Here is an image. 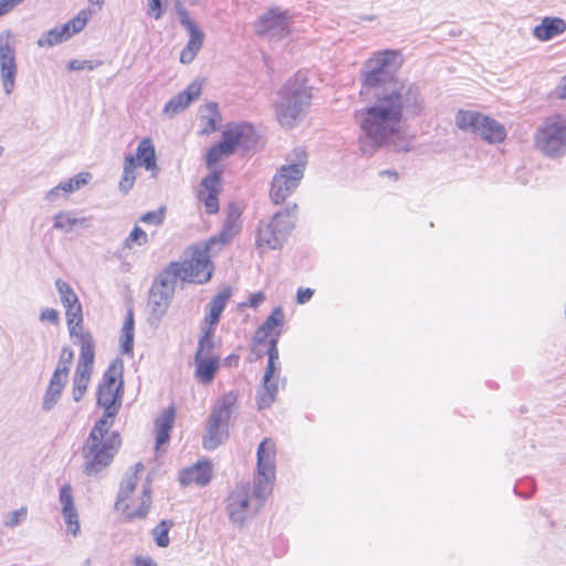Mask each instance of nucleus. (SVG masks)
Returning a JSON list of instances; mask_svg holds the SVG:
<instances>
[{
	"instance_id": "nucleus-1",
	"label": "nucleus",
	"mask_w": 566,
	"mask_h": 566,
	"mask_svg": "<svg viewBox=\"0 0 566 566\" xmlns=\"http://www.w3.org/2000/svg\"><path fill=\"white\" fill-rule=\"evenodd\" d=\"M426 113V99L418 84L396 78L377 94L371 106L355 112L360 134L358 144L364 155H373L384 146L396 151H409L411 140L402 136L407 120Z\"/></svg>"
},
{
	"instance_id": "nucleus-2",
	"label": "nucleus",
	"mask_w": 566,
	"mask_h": 566,
	"mask_svg": "<svg viewBox=\"0 0 566 566\" xmlns=\"http://www.w3.org/2000/svg\"><path fill=\"white\" fill-rule=\"evenodd\" d=\"M276 470V444L265 438L256 450V472L253 483H238L226 499L229 521L239 528L255 517L273 491Z\"/></svg>"
},
{
	"instance_id": "nucleus-3",
	"label": "nucleus",
	"mask_w": 566,
	"mask_h": 566,
	"mask_svg": "<svg viewBox=\"0 0 566 566\" xmlns=\"http://www.w3.org/2000/svg\"><path fill=\"white\" fill-rule=\"evenodd\" d=\"M113 426L96 421L82 448L83 471L93 476L106 469L119 450L122 439Z\"/></svg>"
},
{
	"instance_id": "nucleus-4",
	"label": "nucleus",
	"mask_w": 566,
	"mask_h": 566,
	"mask_svg": "<svg viewBox=\"0 0 566 566\" xmlns=\"http://www.w3.org/2000/svg\"><path fill=\"white\" fill-rule=\"evenodd\" d=\"M312 93L305 76L296 74L280 90L275 104L276 116L284 127H294L306 114Z\"/></svg>"
},
{
	"instance_id": "nucleus-5",
	"label": "nucleus",
	"mask_w": 566,
	"mask_h": 566,
	"mask_svg": "<svg viewBox=\"0 0 566 566\" xmlns=\"http://www.w3.org/2000/svg\"><path fill=\"white\" fill-rule=\"evenodd\" d=\"M216 239H210L202 245L190 248V256L181 262H170L163 272L175 284L178 280L188 283L202 284L211 279L213 266L210 261Z\"/></svg>"
},
{
	"instance_id": "nucleus-6",
	"label": "nucleus",
	"mask_w": 566,
	"mask_h": 566,
	"mask_svg": "<svg viewBox=\"0 0 566 566\" xmlns=\"http://www.w3.org/2000/svg\"><path fill=\"white\" fill-rule=\"evenodd\" d=\"M296 209L294 203L277 211L271 220L260 221L255 235V247L260 253L283 247L295 226Z\"/></svg>"
},
{
	"instance_id": "nucleus-7",
	"label": "nucleus",
	"mask_w": 566,
	"mask_h": 566,
	"mask_svg": "<svg viewBox=\"0 0 566 566\" xmlns=\"http://www.w3.org/2000/svg\"><path fill=\"white\" fill-rule=\"evenodd\" d=\"M285 161L271 184L270 198L275 205L284 202L298 187L304 177L307 154L302 148H295L287 155Z\"/></svg>"
},
{
	"instance_id": "nucleus-8",
	"label": "nucleus",
	"mask_w": 566,
	"mask_h": 566,
	"mask_svg": "<svg viewBox=\"0 0 566 566\" xmlns=\"http://www.w3.org/2000/svg\"><path fill=\"white\" fill-rule=\"evenodd\" d=\"M123 386V365L114 361L107 367L98 385L97 406L104 409V415L97 421L114 424V419L122 407Z\"/></svg>"
},
{
	"instance_id": "nucleus-9",
	"label": "nucleus",
	"mask_w": 566,
	"mask_h": 566,
	"mask_svg": "<svg viewBox=\"0 0 566 566\" xmlns=\"http://www.w3.org/2000/svg\"><path fill=\"white\" fill-rule=\"evenodd\" d=\"M143 471V463H136L132 471L126 473L120 483L115 506L118 511H123L128 520L145 517L151 504L150 486L148 483L143 485L138 503L132 497L137 486L138 474Z\"/></svg>"
},
{
	"instance_id": "nucleus-10",
	"label": "nucleus",
	"mask_w": 566,
	"mask_h": 566,
	"mask_svg": "<svg viewBox=\"0 0 566 566\" xmlns=\"http://www.w3.org/2000/svg\"><path fill=\"white\" fill-rule=\"evenodd\" d=\"M255 143L256 137L252 125L248 123L230 124L223 130L221 142L208 150L207 166L212 167L224 156L234 153L237 148L251 149Z\"/></svg>"
},
{
	"instance_id": "nucleus-11",
	"label": "nucleus",
	"mask_w": 566,
	"mask_h": 566,
	"mask_svg": "<svg viewBox=\"0 0 566 566\" xmlns=\"http://www.w3.org/2000/svg\"><path fill=\"white\" fill-rule=\"evenodd\" d=\"M534 145L548 158H559L566 154V117L553 115L536 128Z\"/></svg>"
},
{
	"instance_id": "nucleus-12",
	"label": "nucleus",
	"mask_w": 566,
	"mask_h": 566,
	"mask_svg": "<svg viewBox=\"0 0 566 566\" xmlns=\"http://www.w3.org/2000/svg\"><path fill=\"white\" fill-rule=\"evenodd\" d=\"M280 338V332L270 340L268 348V365L262 378V387L256 395V405L259 409L269 408L276 399L279 391V376L281 373V363L279 357L277 343Z\"/></svg>"
},
{
	"instance_id": "nucleus-13",
	"label": "nucleus",
	"mask_w": 566,
	"mask_h": 566,
	"mask_svg": "<svg viewBox=\"0 0 566 566\" xmlns=\"http://www.w3.org/2000/svg\"><path fill=\"white\" fill-rule=\"evenodd\" d=\"M293 15L289 10L274 7L259 17L254 23V31L270 40L283 39L291 33Z\"/></svg>"
},
{
	"instance_id": "nucleus-14",
	"label": "nucleus",
	"mask_w": 566,
	"mask_h": 566,
	"mask_svg": "<svg viewBox=\"0 0 566 566\" xmlns=\"http://www.w3.org/2000/svg\"><path fill=\"white\" fill-rule=\"evenodd\" d=\"M400 53L396 50H384L374 53L367 60L363 72V85L365 87H376L386 80V70L400 65Z\"/></svg>"
},
{
	"instance_id": "nucleus-15",
	"label": "nucleus",
	"mask_w": 566,
	"mask_h": 566,
	"mask_svg": "<svg viewBox=\"0 0 566 566\" xmlns=\"http://www.w3.org/2000/svg\"><path fill=\"white\" fill-rule=\"evenodd\" d=\"M18 65L15 60V40L10 30L0 33V78L6 94L15 87Z\"/></svg>"
},
{
	"instance_id": "nucleus-16",
	"label": "nucleus",
	"mask_w": 566,
	"mask_h": 566,
	"mask_svg": "<svg viewBox=\"0 0 566 566\" xmlns=\"http://www.w3.org/2000/svg\"><path fill=\"white\" fill-rule=\"evenodd\" d=\"M176 290V284L161 271L150 290L148 311L150 319L159 323L165 316Z\"/></svg>"
},
{
	"instance_id": "nucleus-17",
	"label": "nucleus",
	"mask_w": 566,
	"mask_h": 566,
	"mask_svg": "<svg viewBox=\"0 0 566 566\" xmlns=\"http://www.w3.org/2000/svg\"><path fill=\"white\" fill-rule=\"evenodd\" d=\"M179 21L188 31L189 40L180 53V62L188 64L193 61L203 44L205 34L200 28L190 19L186 9L178 10Z\"/></svg>"
},
{
	"instance_id": "nucleus-18",
	"label": "nucleus",
	"mask_w": 566,
	"mask_h": 566,
	"mask_svg": "<svg viewBox=\"0 0 566 566\" xmlns=\"http://www.w3.org/2000/svg\"><path fill=\"white\" fill-rule=\"evenodd\" d=\"M221 191V174L213 171L205 177L199 186L198 200L205 205L206 212L209 214L219 211V193Z\"/></svg>"
},
{
	"instance_id": "nucleus-19",
	"label": "nucleus",
	"mask_w": 566,
	"mask_h": 566,
	"mask_svg": "<svg viewBox=\"0 0 566 566\" xmlns=\"http://www.w3.org/2000/svg\"><path fill=\"white\" fill-rule=\"evenodd\" d=\"M67 328L73 343L81 347L78 361L94 363L95 344L91 332L84 328L83 323L69 325Z\"/></svg>"
},
{
	"instance_id": "nucleus-20",
	"label": "nucleus",
	"mask_w": 566,
	"mask_h": 566,
	"mask_svg": "<svg viewBox=\"0 0 566 566\" xmlns=\"http://www.w3.org/2000/svg\"><path fill=\"white\" fill-rule=\"evenodd\" d=\"M241 214L242 210L238 205H229L227 217L219 235L211 238L216 239V244H228L237 234H239L242 227Z\"/></svg>"
},
{
	"instance_id": "nucleus-21",
	"label": "nucleus",
	"mask_w": 566,
	"mask_h": 566,
	"mask_svg": "<svg viewBox=\"0 0 566 566\" xmlns=\"http://www.w3.org/2000/svg\"><path fill=\"white\" fill-rule=\"evenodd\" d=\"M201 84L197 81L190 83L186 90L178 93L176 96H174L171 99H169L165 107L164 113L168 116L172 117L174 115L182 112L186 109L191 102L199 98L201 94Z\"/></svg>"
},
{
	"instance_id": "nucleus-22",
	"label": "nucleus",
	"mask_w": 566,
	"mask_h": 566,
	"mask_svg": "<svg viewBox=\"0 0 566 566\" xmlns=\"http://www.w3.org/2000/svg\"><path fill=\"white\" fill-rule=\"evenodd\" d=\"M229 437V422L210 415L202 444L207 450H214Z\"/></svg>"
},
{
	"instance_id": "nucleus-23",
	"label": "nucleus",
	"mask_w": 566,
	"mask_h": 566,
	"mask_svg": "<svg viewBox=\"0 0 566 566\" xmlns=\"http://www.w3.org/2000/svg\"><path fill=\"white\" fill-rule=\"evenodd\" d=\"M212 478V464L209 461H198L190 468L181 471L179 481L182 485L196 484L199 486L207 485Z\"/></svg>"
},
{
	"instance_id": "nucleus-24",
	"label": "nucleus",
	"mask_w": 566,
	"mask_h": 566,
	"mask_svg": "<svg viewBox=\"0 0 566 566\" xmlns=\"http://www.w3.org/2000/svg\"><path fill=\"white\" fill-rule=\"evenodd\" d=\"M566 32V21L558 17H544L539 24L533 29V36L547 42Z\"/></svg>"
},
{
	"instance_id": "nucleus-25",
	"label": "nucleus",
	"mask_w": 566,
	"mask_h": 566,
	"mask_svg": "<svg viewBox=\"0 0 566 566\" xmlns=\"http://www.w3.org/2000/svg\"><path fill=\"white\" fill-rule=\"evenodd\" d=\"M284 323L283 310L277 306L275 307L264 323L256 329L253 340L256 344H263L268 342L270 344L271 338L276 332L281 333V327Z\"/></svg>"
},
{
	"instance_id": "nucleus-26",
	"label": "nucleus",
	"mask_w": 566,
	"mask_h": 566,
	"mask_svg": "<svg viewBox=\"0 0 566 566\" xmlns=\"http://www.w3.org/2000/svg\"><path fill=\"white\" fill-rule=\"evenodd\" d=\"M238 400L239 392L237 390L224 392L214 401L210 415L229 422L231 416L238 411Z\"/></svg>"
},
{
	"instance_id": "nucleus-27",
	"label": "nucleus",
	"mask_w": 566,
	"mask_h": 566,
	"mask_svg": "<svg viewBox=\"0 0 566 566\" xmlns=\"http://www.w3.org/2000/svg\"><path fill=\"white\" fill-rule=\"evenodd\" d=\"M93 364L88 361H78L73 377L72 396L74 401L78 402L84 397L91 380Z\"/></svg>"
},
{
	"instance_id": "nucleus-28",
	"label": "nucleus",
	"mask_w": 566,
	"mask_h": 566,
	"mask_svg": "<svg viewBox=\"0 0 566 566\" xmlns=\"http://www.w3.org/2000/svg\"><path fill=\"white\" fill-rule=\"evenodd\" d=\"M134 157L140 166L145 167L146 170L151 171L153 177L157 176L159 168L156 161L155 146L150 138H144L139 142Z\"/></svg>"
},
{
	"instance_id": "nucleus-29",
	"label": "nucleus",
	"mask_w": 566,
	"mask_h": 566,
	"mask_svg": "<svg viewBox=\"0 0 566 566\" xmlns=\"http://www.w3.org/2000/svg\"><path fill=\"white\" fill-rule=\"evenodd\" d=\"M220 366L219 357H195V378L203 385L212 382Z\"/></svg>"
},
{
	"instance_id": "nucleus-30",
	"label": "nucleus",
	"mask_w": 566,
	"mask_h": 566,
	"mask_svg": "<svg viewBox=\"0 0 566 566\" xmlns=\"http://www.w3.org/2000/svg\"><path fill=\"white\" fill-rule=\"evenodd\" d=\"M231 297V289L224 287L221 290L216 296L212 297L208 307L209 313L205 317V323L208 327L216 328L218 322L220 321L221 314L224 311L229 300Z\"/></svg>"
},
{
	"instance_id": "nucleus-31",
	"label": "nucleus",
	"mask_w": 566,
	"mask_h": 566,
	"mask_svg": "<svg viewBox=\"0 0 566 566\" xmlns=\"http://www.w3.org/2000/svg\"><path fill=\"white\" fill-rule=\"evenodd\" d=\"M175 420V409L172 407L166 409L155 421L156 430V450L169 441L170 431Z\"/></svg>"
},
{
	"instance_id": "nucleus-32",
	"label": "nucleus",
	"mask_w": 566,
	"mask_h": 566,
	"mask_svg": "<svg viewBox=\"0 0 566 566\" xmlns=\"http://www.w3.org/2000/svg\"><path fill=\"white\" fill-rule=\"evenodd\" d=\"M455 125L462 132L478 135L483 125V114L475 111L460 109L455 114Z\"/></svg>"
},
{
	"instance_id": "nucleus-33",
	"label": "nucleus",
	"mask_w": 566,
	"mask_h": 566,
	"mask_svg": "<svg viewBox=\"0 0 566 566\" xmlns=\"http://www.w3.org/2000/svg\"><path fill=\"white\" fill-rule=\"evenodd\" d=\"M478 136L490 144H495L505 139L506 130L501 123L483 115V125L481 126Z\"/></svg>"
},
{
	"instance_id": "nucleus-34",
	"label": "nucleus",
	"mask_w": 566,
	"mask_h": 566,
	"mask_svg": "<svg viewBox=\"0 0 566 566\" xmlns=\"http://www.w3.org/2000/svg\"><path fill=\"white\" fill-rule=\"evenodd\" d=\"M53 227L64 233H70L76 227H90V219L77 218L73 211H61L54 216Z\"/></svg>"
},
{
	"instance_id": "nucleus-35",
	"label": "nucleus",
	"mask_w": 566,
	"mask_h": 566,
	"mask_svg": "<svg viewBox=\"0 0 566 566\" xmlns=\"http://www.w3.org/2000/svg\"><path fill=\"white\" fill-rule=\"evenodd\" d=\"M66 381L51 377L49 386L43 395L42 409L51 411L59 402Z\"/></svg>"
},
{
	"instance_id": "nucleus-36",
	"label": "nucleus",
	"mask_w": 566,
	"mask_h": 566,
	"mask_svg": "<svg viewBox=\"0 0 566 566\" xmlns=\"http://www.w3.org/2000/svg\"><path fill=\"white\" fill-rule=\"evenodd\" d=\"M136 166L137 164L134 155H126L124 158L122 178L118 184L119 191L123 193H128V191L134 187L137 178Z\"/></svg>"
},
{
	"instance_id": "nucleus-37",
	"label": "nucleus",
	"mask_w": 566,
	"mask_h": 566,
	"mask_svg": "<svg viewBox=\"0 0 566 566\" xmlns=\"http://www.w3.org/2000/svg\"><path fill=\"white\" fill-rule=\"evenodd\" d=\"M120 350L123 354H132L134 347V315L128 311L120 333Z\"/></svg>"
},
{
	"instance_id": "nucleus-38",
	"label": "nucleus",
	"mask_w": 566,
	"mask_h": 566,
	"mask_svg": "<svg viewBox=\"0 0 566 566\" xmlns=\"http://www.w3.org/2000/svg\"><path fill=\"white\" fill-rule=\"evenodd\" d=\"M74 359V353L69 346H64L61 350L56 368L52 375L53 378L67 381L70 367Z\"/></svg>"
},
{
	"instance_id": "nucleus-39",
	"label": "nucleus",
	"mask_w": 566,
	"mask_h": 566,
	"mask_svg": "<svg viewBox=\"0 0 566 566\" xmlns=\"http://www.w3.org/2000/svg\"><path fill=\"white\" fill-rule=\"evenodd\" d=\"M69 40L66 36V29L61 27H55L45 33H43L36 41L38 46L40 48H50L54 46L59 43Z\"/></svg>"
},
{
	"instance_id": "nucleus-40",
	"label": "nucleus",
	"mask_w": 566,
	"mask_h": 566,
	"mask_svg": "<svg viewBox=\"0 0 566 566\" xmlns=\"http://www.w3.org/2000/svg\"><path fill=\"white\" fill-rule=\"evenodd\" d=\"M216 328L208 327L198 342L195 357H218L213 354V333Z\"/></svg>"
},
{
	"instance_id": "nucleus-41",
	"label": "nucleus",
	"mask_w": 566,
	"mask_h": 566,
	"mask_svg": "<svg viewBox=\"0 0 566 566\" xmlns=\"http://www.w3.org/2000/svg\"><path fill=\"white\" fill-rule=\"evenodd\" d=\"M91 178L92 175L90 172H80L69 180L60 182V188H62L64 193H71L87 185Z\"/></svg>"
},
{
	"instance_id": "nucleus-42",
	"label": "nucleus",
	"mask_w": 566,
	"mask_h": 566,
	"mask_svg": "<svg viewBox=\"0 0 566 566\" xmlns=\"http://www.w3.org/2000/svg\"><path fill=\"white\" fill-rule=\"evenodd\" d=\"M55 286L60 294V298H61V302L64 307L78 302L77 295L75 294V292L73 291V289L71 287V285L69 283H66L65 281H63L61 279H57L55 281Z\"/></svg>"
},
{
	"instance_id": "nucleus-43",
	"label": "nucleus",
	"mask_w": 566,
	"mask_h": 566,
	"mask_svg": "<svg viewBox=\"0 0 566 566\" xmlns=\"http://www.w3.org/2000/svg\"><path fill=\"white\" fill-rule=\"evenodd\" d=\"M208 115L202 116V120H205V127L202 128L203 134H210L217 129L218 122L220 120V115L218 112V105L216 103H209L206 105Z\"/></svg>"
},
{
	"instance_id": "nucleus-44",
	"label": "nucleus",
	"mask_w": 566,
	"mask_h": 566,
	"mask_svg": "<svg viewBox=\"0 0 566 566\" xmlns=\"http://www.w3.org/2000/svg\"><path fill=\"white\" fill-rule=\"evenodd\" d=\"M28 507L25 505L18 510L9 512L3 518V526L7 528H15L27 521Z\"/></svg>"
},
{
	"instance_id": "nucleus-45",
	"label": "nucleus",
	"mask_w": 566,
	"mask_h": 566,
	"mask_svg": "<svg viewBox=\"0 0 566 566\" xmlns=\"http://www.w3.org/2000/svg\"><path fill=\"white\" fill-rule=\"evenodd\" d=\"M87 20V13L85 11H81L76 17L64 23L62 28L66 29L67 39H70L73 34L81 32L85 28Z\"/></svg>"
},
{
	"instance_id": "nucleus-46",
	"label": "nucleus",
	"mask_w": 566,
	"mask_h": 566,
	"mask_svg": "<svg viewBox=\"0 0 566 566\" xmlns=\"http://www.w3.org/2000/svg\"><path fill=\"white\" fill-rule=\"evenodd\" d=\"M59 502L61 504V511L70 512L71 510L76 509L74 503L73 490L70 483H65L60 488L59 491Z\"/></svg>"
},
{
	"instance_id": "nucleus-47",
	"label": "nucleus",
	"mask_w": 566,
	"mask_h": 566,
	"mask_svg": "<svg viewBox=\"0 0 566 566\" xmlns=\"http://www.w3.org/2000/svg\"><path fill=\"white\" fill-rule=\"evenodd\" d=\"M172 523L169 521H161L153 531V536L159 547H167L169 545V531Z\"/></svg>"
},
{
	"instance_id": "nucleus-48",
	"label": "nucleus",
	"mask_w": 566,
	"mask_h": 566,
	"mask_svg": "<svg viewBox=\"0 0 566 566\" xmlns=\"http://www.w3.org/2000/svg\"><path fill=\"white\" fill-rule=\"evenodd\" d=\"M62 515L66 525L67 533L76 537L81 531L77 509L71 510L70 512H64Z\"/></svg>"
},
{
	"instance_id": "nucleus-49",
	"label": "nucleus",
	"mask_w": 566,
	"mask_h": 566,
	"mask_svg": "<svg viewBox=\"0 0 566 566\" xmlns=\"http://www.w3.org/2000/svg\"><path fill=\"white\" fill-rule=\"evenodd\" d=\"M147 243V234L146 232L139 228L135 227L133 231L129 233V235L126 238L124 242V247L127 249H133V247L136 244L138 247H142Z\"/></svg>"
},
{
	"instance_id": "nucleus-50",
	"label": "nucleus",
	"mask_w": 566,
	"mask_h": 566,
	"mask_svg": "<svg viewBox=\"0 0 566 566\" xmlns=\"http://www.w3.org/2000/svg\"><path fill=\"white\" fill-rule=\"evenodd\" d=\"M64 308L67 326L76 323H83V311L80 301Z\"/></svg>"
},
{
	"instance_id": "nucleus-51",
	"label": "nucleus",
	"mask_w": 566,
	"mask_h": 566,
	"mask_svg": "<svg viewBox=\"0 0 566 566\" xmlns=\"http://www.w3.org/2000/svg\"><path fill=\"white\" fill-rule=\"evenodd\" d=\"M166 2L167 0H147V14L155 20L161 19L166 12Z\"/></svg>"
},
{
	"instance_id": "nucleus-52",
	"label": "nucleus",
	"mask_w": 566,
	"mask_h": 566,
	"mask_svg": "<svg viewBox=\"0 0 566 566\" xmlns=\"http://www.w3.org/2000/svg\"><path fill=\"white\" fill-rule=\"evenodd\" d=\"M164 220V209L149 211L140 217V221L149 224H160Z\"/></svg>"
},
{
	"instance_id": "nucleus-53",
	"label": "nucleus",
	"mask_w": 566,
	"mask_h": 566,
	"mask_svg": "<svg viewBox=\"0 0 566 566\" xmlns=\"http://www.w3.org/2000/svg\"><path fill=\"white\" fill-rule=\"evenodd\" d=\"M40 321L57 325L60 323V314L54 308H44L41 311Z\"/></svg>"
},
{
	"instance_id": "nucleus-54",
	"label": "nucleus",
	"mask_w": 566,
	"mask_h": 566,
	"mask_svg": "<svg viewBox=\"0 0 566 566\" xmlns=\"http://www.w3.org/2000/svg\"><path fill=\"white\" fill-rule=\"evenodd\" d=\"M24 0H0V17L13 10Z\"/></svg>"
},
{
	"instance_id": "nucleus-55",
	"label": "nucleus",
	"mask_w": 566,
	"mask_h": 566,
	"mask_svg": "<svg viewBox=\"0 0 566 566\" xmlns=\"http://www.w3.org/2000/svg\"><path fill=\"white\" fill-rule=\"evenodd\" d=\"M93 70V64L91 61H81V60H72L69 62V70L71 71H80V70Z\"/></svg>"
},
{
	"instance_id": "nucleus-56",
	"label": "nucleus",
	"mask_w": 566,
	"mask_h": 566,
	"mask_svg": "<svg viewBox=\"0 0 566 566\" xmlns=\"http://www.w3.org/2000/svg\"><path fill=\"white\" fill-rule=\"evenodd\" d=\"M314 294V291L312 289H298L296 294V302L298 304H305L308 302Z\"/></svg>"
},
{
	"instance_id": "nucleus-57",
	"label": "nucleus",
	"mask_w": 566,
	"mask_h": 566,
	"mask_svg": "<svg viewBox=\"0 0 566 566\" xmlns=\"http://www.w3.org/2000/svg\"><path fill=\"white\" fill-rule=\"evenodd\" d=\"M265 300V295L263 292H258L250 295L248 302L244 305L256 308L263 301Z\"/></svg>"
},
{
	"instance_id": "nucleus-58",
	"label": "nucleus",
	"mask_w": 566,
	"mask_h": 566,
	"mask_svg": "<svg viewBox=\"0 0 566 566\" xmlns=\"http://www.w3.org/2000/svg\"><path fill=\"white\" fill-rule=\"evenodd\" d=\"M134 566H157V564L150 557H136L134 559Z\"/></svg>"
},
{
	"instance_id": "nucleus-59",
	"label": "nucleus",
	"mask_w": 566,
	"mask_h": 566,
	"mask_svg": "<svg viewBox=\"0 0 566 566\" xmlns=\"http://www.w3.org/2000/svg\"><path fill=\"white\" fill-rule=\"evenodd\" d=\"M62 191V188H60V184L52 188L48 193H46V199L50 200V201H53L56 199V197L59 196V193Z\"/></svg>"
},
{
	"instance_id": "nucleus-60",
	"label": "nucleus",
	"mask_w": 566,
	"mask_h": 566,
	"mask_svg": "<svg viewBox=\"0 0 566 566\" xmlns=\"http://www.w3.org/2000/svg\"><path fill=\"white\" fill-rule=\"evenodd\" d=\"M558 95L562 98H566V75L562 78L560 84L558 86Z\"/></svg>"
},
{
	"instance_id": "nucleus-61",
	"label": "nucleus",
	"mask_w": 566,
	"mask_h": 566,
	"mask_svg": "<svg viewBox=\"0 0 566 566\" xmlns=\"http://www.w3.org/2000/svg\"><path fill=\"white\" fill-rule=\"evenodd\" d=\"M381 176H388L389 178L397 180L398 179V172L395 170H384L380 172Z\"/></svg>"
},
{
	"instance_id": "nucleus-62",
	"label": "nucleus",
	"mask_w": 566,
	"mask_h": 566,
	"mask_svg": "<svg viewBox=\"0 0 566 566\" xmlns=\"http://www.w3.org/2000/svg\"><path fill=\"white\" fill-rule=\"evenodd\" d=\"M88 2L93 6H97L98 8H102L104 0H88Z\"/></svg>"
},
{
	"instance_id": "nucleus-63",
	"label": "nucleus",
	"mask_w": 566,
	"mask_h": 566,
	"mask_svg": "<svg viewBox=\"0 0 566 566\" xmlns=\"http://www.w3.org/2000/svg\"><path fill=\"white\" fill-rule=\"evenodd\" d=\"M514 491H515V493H516L517 495L523 496V495L518 492V485H516V486H515Z\"/></svg>"
},
{
	"instance_id": "nucleus-64",
	"label": "nucleus",
	"mask_w": 566,
	"mask_h": 566,
	"mask_svg": "<svg viewBox=\"0 0 566 566\" xmlns=\"http://www.w3.org/2000/svg\"><path fill=\"white\" fill-rule=\"evenodd\" d=\"M366 20L373 21V20H375V17L370 15V17L366 18Z\"/></svg>"
}]
</instances>
